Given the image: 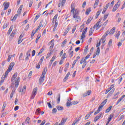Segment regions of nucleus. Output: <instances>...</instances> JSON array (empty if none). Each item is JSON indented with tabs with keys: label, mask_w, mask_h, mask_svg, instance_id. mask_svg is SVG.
<instances>
[{
	"label": "nucleus",
	"mask_w": 125,
	"mask_h": 125,
	"mask_svg": "<svg viewBox=\"0 0 125 125\" xmlns=\"http://www.w3.org/2000/svg\"><path fill=\"white\" fill-rule=\"evenodd\" d=\"M17 75L18 73L16 72L14 73L11 78V83H14V82H15V86L16 88L18 87V86L19 85V83H20V77H17Z\"/></svg>",
	"instance_id": "1"
},
{
	"label": "nucleus",
	"mask_w": 125,
	"mask_h": 125,
	"mask_svg": "<svg viewBox=\"0 0 125 125\" xmlns=\"http://www.w3.org/2000/svg\"><path fill=\"white\" fill-rule=\"evenodd\" d=\"M71 12H72L73 14V17H76V16H79L80 10H79L78 9H75V5L74 4H71Z\"/></svg>",
	"instance_id": "2"
},
{
	"label": "nucleus",
	"mask_w": 125,
	"mask_h": 125,
	"mask_svg": "<svg viewBox=\"0 0 125 125\" xmlns=\"http://www.w3.org/2000/svg\"><path fill=\"white\" fill-rule=\"evenodd\" d=\"M38 93V87H35L33 89L31 94V99H34L37 94Z\"/></svg>",
	"instance_id": "3"
},
{
	"label": "nucleus",
	"mask_w": 125,
	"mask_h": 125,
	"mask_svg": "<svg viewBox=\"0 0 125 125\" xmlns=\"http://www.w3.org/2000/svg\"><path fill=\"white\" fill-rule=\"evenodd\" d=\"M108 89H110V92L108 94V96H111L114 93L115 91V88H114V85H111L110 88H108Z\"/></svg>",
	"instance_id": "4"
},
{
	"label": "nucleus",
	"mask_w": 125,
	"mask_h": 125,
	"mask_svg": "<svg viewBox=\"0 0 125 125\" xmlns=\"http://www.w3.org/2000/svg\"><path fill=\"white\" fill-rule=\"evenodd\" d=\"M121 4V2L118 1L117 3L115 4L114 5L112 11L113 12H115L120 7V5Z\"/></svg>",
	"instance_id": "5"
},
{
	"label": "nucleus",
	"mask_w": 125,
	"mask_h": 125,
	"mask_svg": "<svg viewBox=\"0 0 125 125\" xmlns=\"http://www.w3.org/2000/svg\"><path fill=\"white\" fill-rule=\"evenodd\" d=\"M54 40H52L49 43L48 45H49V49L52 50L53 47L54 46Z\"/></svg>",
	"instance_id": "6"
},
{
	"label": "nucleus",
	"mask_w": 125,
	"mask_h": 125,
	"mask_svg": "<svg viewBox=\"0 0 125 125\" xmlns=\"http://www.w3.org/2000/svg\"><path fill=\"white\" fill-rule=\"evenodd\" d=\"M73 19H75V22H77V23L81 22V17L79 16H75V17H73Z\"/></svg>",
	"instance_id": "7"
},
{
	"label": "nucleus",
	"mask_w": 125,
	"mask_h": 125,
	"mask_svg": "<svg viewBox=\"0 0 125 125\" xmlns=\"http://www.w3.org/2000/svg\"><path fill=\"white\" fill-rule=\"evenodd\" d=\"M22 9H23V5H21L17 11V14L18 16H20L21 13L22 12Z\"/></svg>",
	"instance_id": "8"
},
{
	"label": "nucleus",
	"mask_w": 125,
	"mask_h": 125,
	"mask_svg": "<svg viewBox=\"0 0 125 125\" xmlns=\"http://www.w3.org/2000/svg\"><path fill=\"white\" fill-rule=\"evenodd\" d=\"M71 101H72V99L70 98L67 100V103H66L67 107H69V106H72V105H73V103H72Z\"/></svg>",
	"instance_id": "9"
},
{
	"label": "nucleus",
	"mask_w": 125,
	"mask_h": 125,
	"mask_svg": "<svg viewBox=\"0 0 125 125\" xmlns=\"http://www.w3.org/2000/svg\"><path fill=\"white\" fill-rule=\"evenodd\" d=\"M100 20L94 25L93 28L96 29V30H98L100 28V25H99V24H100Z\"/></svg>",
	"instance_id": "10"
},
{
	"label": "nucleus",
	"mask_w": 125,
	"mask_h": 125,
	"mask_svg": "<svg viewBox=\"0 0 125 125\" xmlns=\"http://www.w3.org/2000/svg\"><path fill=\"white\" fill-rule=\"evenodd\" d=\"M45 76L43 75H41L40 79H39V83L40 84H42V83H43V81H44V78Z\"/></svg>",
	"instance_id": "11"
},
{
	"label": "nucleus",
	"mask_w": 125,
	"mask_h": 125,
	"mask_svg": "<svg viewBox=\"0 0 125 125\" xmlns=\"http://www.w3.org/2000/svg\"><path fill=\"white\" fill-rule=\"evenodd\" d=\"M90 94H91V90H87L83 94V95L84 97L89 96Z\"/></svg>",
	"instance_id": "12"
},
{
	"label": "nucleus",
	"mask_w": 125,
	"mask_h": 125,
	"mask_svg": "<svg viewBox=\"0 0 125 125\" xmlns=\"http://www.w3.org/2000/svg\"><path fill=\"white\" fill-rule=\"evenodd\" d=\"M65 3H66V0H62V1L59 3V7H63L65 5Z\"/></svg>",
	"instance_id": "13"
},
{
	"label": "nucleus",
	"mask_w": 125,
	"mask_h": 125,
	"mask_svg": "<svg viewBox=\"0 0 125 125\" xmlns=\"http://www.w3.org/2000/svg\"><path fill=\"white\" fill-rule=\"evenodd\" d=\"M14 65H15V63H14V62H12L9 64L8 70H9V71H11V70H12V68H13V67H14Z\"/></svg>",
	"instance_id": "14"
},
{
	"label": "nucleus",
	"mask_w": 125,
	"mask_h": 125,
	"mask_svg": "<svg viewBox=\"0 0 125 125\" xmlns=\"http://www.w3.org/2000/svg\"><path fill=\"white\" fill-rule=\"evenodd\" d=\"M4 5V10H6L7 8L9 7V2H4L3 3Z\"/></svg>",
	"instance_id": "15"
},
{
	"label": "nucleus",
	"mask_w": 125,
	"mask_h": 125,
	"mask_svg": "<svg viewBox=\"0 0 125 125\" xmlns=\"http://www.w3.org/2000/svg\"><path fill=\"white\" fill-rule=\"evenodd\" d=\"M103 115V113H100L96 117L94 118V122H97L100 118H101V116Z\"/></svg>",
	"instance_id": "16"
},
{
	"label": "nucleus",
	"mask_w": 125,
	"mask_h": 125,
	"mask_svg": "<svg viewBox=\"0 0 125 125\" xmlns=\"http://www.w3.org/2000/svg\"><path fill=\"white\" fill-rule=\"evenodd\" d=\"M115 31H116V27H113L110 31L109 35H110V36H112V35H114V34H115Z\"/></svg>",
	"instance_id": "17"
},
{
	"label": "nucleus",
	"mask_w": 125,
	"mask_h": 125,
	"mask_svg": "<svg viewBox=\"0 0 125 125\" xmlns=\"http://www.w3.org/2000/svg\"><path fill=\"white\" fill-rule=\"evenodd\" d=\"M56 58V56L55 55H54L53 57L52 58V59L50 60V62H49V65L50 66H51L52 63L53 62V61H54L55 60V59Z\"/></svg>",
	"instance_id": "18"
},
{
	"label": "nucleus",
	"mask_w": 125,
	"mask_h": 125,
	"mask_svg": "<svg viewBox=\"0 0 125 125\" xmlns=\"http://www.w3.org/2000/svg\"><path fill=\"white\" fill-rule=\"evenodd\" d=\"M26 85L23 86V88L22 89H20L19 91V92H22V93H25V92L26 91Z\"/></svg>",
	"instance_id": "19"
},
{
	"label": "nucleus",
	"mask_w": 125,
	"mask_h": 125,
	"mask_svg": "<svg viewBox=\"0 0 125 125\" xmlns=\"http://www.w3.org/2000/svg\"><path fill=\"white\" fill-rule=\"evenodd\" d=\"M69 76H70V72H68L63 80V83H65L66 82V81H67V80H68V78H69Z\"/></svg>",
	"instance_id": "20"
},
{
	"label": "nucleus",
	"mask_w": 125,
	"mask_h": 125,
	"mask_svg": "<svg viewBox=\"0 0 125 125\" xmlns=\"http://www.w3.org/2000/svg\"><path fill=\"white\" fill-rule=\"evenodd\" d=\"M67 122V119L63 118L61 122V123L59 124V125H65V123Z\"/></svg>",
	"instance_id": "21"
},
{
	"label": "nucleus",
	"mask_w": 125,
	"mask_h": 125,
	"mask_svg": "<svg viewBox=\"0 0 125 125\" xmlns=\"http://www.w3.org/2000/svg\"><path fill=\"white\" fill-rule=\"evenodd\" d=\"M125 97V95H123L117 101L116 105H118L119 103L122 101Z\"/></svg>",
	"instance_id": "22"
},
{
	"label": "nucleus",
	"mask_w": 125,
	"mask_h": 125,
	"mask_svg": "<svg viewBox=\"0 0 125 125\" xmlns=\"http://www.w3.org/2000/svg\"><path fill=\"white\" fill-rule=\"evenodd\" d=\"M22 38H23V36H22V35H21L19 38V40L18 42V44H20V43H21V42H23V40H22Z\"/></svg>",
	"instance_id": "23"
},
{
	"label": "nucleus",
	"mask_w": 125,
	"mask_h": 125,
	"mask_svg": "<svg viewBox=\"0 0 125 125\" xmlns=\"http://www.w3.org/2000/svg\"><path fill=\"white\" fill-rule=\"evenodd\" d=\"M46 72H47V68L45 67L42 72V75L45 77V74H46Z\"/></svg>",
	"instance_id": "24"
},
{
	"label": "nucleus",
	"mask_w": 125,
	"mask_h": 125,
	"mask_svg": "<svg viewBox=\"0 0 125 125\" xmlns=\"http://www.w3.org/2000/svg\"><path fill=\"white\" fill-rule=\"evenodd\" d=\"M93 32H94V27H91L89 31V36H92V34L93 33Z\"/></svg>",
	"instance_id": "25"
},
{
	"label": "nucleus",
	"mask_w": 125,
	"mask_h": 125,
	"mask_svg": "<svg viewBox=\"0 0 125 125\" xmlns=\"http://www.w3.org/2000/svg\"><path fill=\"white\" fill-rule=\"evenodd\" d=\"M57 17H58V15L56 14L53 19V23H54V21H55V23L56 22H57V21H57Z\"/></svg>",
	"instance_id": "26"
},
{
	"label": "nucleus",
	"mask_w": 125,
	"mask_h": 125,
	"mask_svg": "<svg viewBox=\"0 0 125 125\" xmlns=\"http://www.w3.org/2000/svg\"><path fill=\"white\" fill-rule=\"evenodd\" d=\"M98 3H99V0H95L94 4V8H96V7L98 5Z\"/></svg>",
	"instance_id": "27"
},
{
	"label": "nucleus",
	"mask_w": 125,
	"mask_h": 125,
	"mask_svg": "<svg viewBox=\"0 0 125 125\" xmlns=\"http://www.w3.org/2000/svg\"><path fill=\"white\" fill-rule=\"evenodd\" d=\"M4 80H5V76H2L1 80L0 81V85H1V84H2L4 82Z\"/></svg>",
	"instance_id": "28"
},
{
	"label": "nucleus",
	"mask_w": 125,
	"mask_h": 125,
	"mask_svg": "<svg viewBox=\"0 0 125 125\" xmlns=\"http://www.w3.org/2000/svg\"><path fill=\"white\" fill-rule=\"evenodd\" d=\"M13 29V25H11L8 31V32H7L8 35H10V33H11V32L12 31Z\"/></svg>",
	"instance_id": "29"
},
{
	"label": "nucleus",
	"mask_w": 125,
	"mask_h": 125,
	"mask_svg": "<svg viewBox=\"0 0 125 125\" xmlns=\"http://www.w3.org/2000/svg\"><path fill=\"white\" fill-rule=\"evenodd\" d=\"M9 72H10V70L7 69L5 72V74L2 75V77H5V78H7V76H8V73H9Z\"/></svg>",
	"instance_id": "30"
},
{
	"label": "nucleus",
	"mask_w": 125,
	"mask_h": 125,
	"mask_svg": "<svg viewBox=\"0 0 125 125\" xmlns=\"http://www.w3.org/2000/svg\"><path fill=\"white\" fill-rule=\"evenodd\" d=\"M15 90H16V89H13L12 91V92L10 94V98H12L13 97V95L14 94V93H15Z\"/></svg>",
	"instance_id": "31"
},
{
	"label": "nucleus",
	"mask_w": 125,
	"mask_h": 125,
	"mask_svg": "<svg viewBox=\"0 0 125 125\" xmlns=\"http://www.w3.org/2000/svg\"><path fill=\"white\" fill-rule=\"evenodd\" d=\"M91 20H92V18H91V17L89 18L86 21V24L87 25H88V24H89L90 23V22L91 21Z\"/></svg>",
	"instance_id": "32"
},
{
	"label": "nucleus",
	"mask_w": 125,
	"mask_h": 125,
	"mask_svg": "<svg viewBox=\"0 0 125 125\" xmlns=\"http://www.w3.org/2000/svg\"><path fill=\"white\" fill-rule=\"evenodd\" d=\"M61 98V96L60 95V94H58V98L57 99V103H58V104H59V103H60V99Z\"/></svg>",
	"instance_id": "33"
},
{
	"label": "nucleus",
	"mask_w": 125,
	"mask_h": 125,
	"mask_svg": "<svg viewBox=\"0 0 125 125\" xmlns=\"http://www.w3.org/2000/svg\"><path fill=\"white\" fill-rule=\"evenodd\" d=\"M112 108H113V106L111 105L106 110L105 113H109L110 111H111Z\"/></svg>",
	"instance_id": "34"
},
{
	"label": "nucleus",
	"mask_w": 125,
	"mask_h": 125,
	"mask_svg": "<svg viewBox=\"0 0 125 125\" xmlns=\"http://www.w3.org/2000/svg\"><path fill=\"white\" fill-rule=\"evenodd\" d=\"M112 42H113V40H112V39H110L108 43V47H110L111 46H112Z\"/></svg>",
	"instance_id": "35"
},
{
	"label": "nucleus",
	"mask_w": 125,
	"mask_h": 125,
	"mask_svg": "<svg viewBox=\"0 0 125 125\" xmlns=\"http://www.w3.org/2000/svg\"><path fill=\"white\" fill-rule=\"evenodd\" d=\"M57 26H58V22H56L55 23L54 27L53 29V32L55 31V30H56V28H57Z\"/></svg>",
	"instance_id": "36"
},
{
	"label": "nucleus",
	"mask_w": 125,
	"mask_h": 125,
	"mask_svg": "<svg viewBox=\"0 0 125 125\" xmlns=\"http://www.w3.org/2000/svg\"><path fill=\"white\" fill-rule=\"evenodd\" d=\"M17 17H18V14H16L13 17V19H11V21H15L16 19H17Z\"/></svg>",
	"instance_id": "37"
},
{
	"label": "nucleus",
	"mask_w": 125,
	"mask_h": 125,
	"mask_svg": "<svg viewBox=\"0 0 125 125\" xmlns=\"http://www.w3.org/2000/svg\"><path fill=\"white\" fill-rule=\"evenodd\" d=\"M67 43V39H65L63 41L62 44V47H64L65 46V44Z\"/></svg>",
	"instance_id": "38"
},
{
	"label": "nucleus",
	"mask_w": 125,
	"mask_h": 125,
	"mask_svg": "<svg viewBox=\"0 0 125 125\" xmlns=\"http://www.w3.org/2000/svg\"><path fill=\"white\" fill-rule=\"evenodd\" d=\"M41 64H42V62H39V63L36 64V68H37V69H40L41 67Z\"/></svg>",
	"instance_id": "39"
},
{
	"label": "nucleus",
	"mask_w": 125,
	"mask_h": 125,
	"mask_svg": "<svg viewBox=\"0 0 125 125\" xmlns=\"http://www.w3.org/2000/svg\"><path fill=\"white\" fill-rule=\"evenodd\" d=\"M79 122H80V119H78V120H75L73 124H72V125H77V124H78V123H79Z\"/></svg>",
	"instance_id": "40"
},
{
	"label": "nucleus",
	"mask_w": 125,
	"mask_h": 125,
	"mask_svg": "<svg viewBox=\"0 0 125 125\" xmlns=\"http://www.w3.org/2000/svg\"><path fill=\"white\" fill-rule=\"evenodd\" d=\"M107 101H108L107 99H105L103 101V102L101 104L103 105V106H104V105L107 103Z\"/></svg>",
	"instance_id": "41"
},
{
	"label": "nucleus",
	"mask_w": 125,
	"mask_h": 125,
	"mask_svg": "<svg viewBox=\"0 0 125 125\" xmlns=\"http://www.w3.org/2000/svg\"><path fill=\"white\" fill-rule=\"evenodd\" d=\"M90 11H91V9L90 8H88L86 10V12H85L86 14H89V13L90 12Z\"/></svg>",
	"instance_id": "42"
},
{
	"label": "nucleus",
	"mask_w": 125,
	"mask_h": 125,
	"mask_svg": "<svg viewBox=\"0 0 125 125\" xmlns=\"http://www.w3.org/2000/svg\"><path fill=\"white\" fill-rule=\"evenodd\" d=\"M56 108L59 111H61V110H63V107L60 105L57 106Z\"/></svg>",
	"instance_id": "43"
},
{
	"label": "nucleus",
	"mask_w": 125,
	"mask_h": 125,
	"mask_svg": "<svg viewBox=\"0 0 125 125\" xmlns=\"http://www.w3.org/2000/svg\"><path fill=\"white\" fill-rule=\"evenodd\" d=\"M86 62V61L84 59V58H83L80 61V64H83V63Z\"/></svg>",
	"instance_id": "44"
},
{
	"label": "nucleus",
	"mask_w": 125,
	"mask_h": 125,
	"mask_svg": "<svg viewBox=\"0 0 125 125\" xmlns=\"http://www.w3.org/2000/svg\"><path fill=\"white\" fill-rule=\"evenodd\" d=\"M100 53V48L98 47L96 51V55H99Z\"/></svg>",
	"instance_id": "45"
},
{
	"label": "nucleus",
	"mask_w": 125,
	"mask_h": 125,
	"mask_svg": "<svg viewBox=\"0 0 125 125\" xmlns=\"http://www.w3.org/2000/svg\"><path fill=\"white\" fill-rule=\"evenodd\" d=\"M120 35H121V31H118L117 33L115 35L116 38H117V39H119V37H120Z\"/></svg>",
	"instance_id": "46"
},
{
	"label": "nucleus",
	"mask_w": 125,
	"mask_h": 125,
	"mask_svg": "<svg viewBox=\"0 0 125 125\" xmlns=\"http://www.w3.org/2000/svg\"><path fill=\"white\" fill-rule=\"evenodd\" d=\"M109 16V14H107L106 15H104V16L103 21H105L107 18H108V16Z\"/></svg>",
	"instance_id": "47"
},
{
	"label": "nucleus",
	"mask_w": 125,
	"mask_h": 125,
	"mask_svg": "<svg viewBox=\"0 0 125 125\" xmlns=\"http://www.w3.org/2000/svg\"><path fill=\"white\" fill-rule=\"evenodd\" d=\"M101 40L102 41L103 43H104L105 42H106V38H105V36H103Z\"/></svg>",
	"instance_id": "48"
},
{
	"label": "nucleus",
	"mask_w": 125,
	"mask_h": 125,
	"mask_svg": "<svg viewBox=\"0 0 125 125\" xmlns=\"http://www.w3.org/2000/svg\"><path fill=\"white\" fill-rule=\"evenodd\" d=\"M40 38H41V35H38L36 40V43H38V42H39V40H40Z\"/></svg>",
	"instance_id": "49"
},
{
	"label": "nucleus",
	"mask_w": 125,
	"mask_h": 125,
	"mask_svg": "<svg viewBox=\"0 0 125 125\" xmlns=\"http://www.w3.org/2000/svg\"><path fill=\"white\" fill-rule=\"evenodd\" d=\"M6 106V104H5V102H4L3 103V106L2 107V112H3V111H4Z\"/></svg>",
	"instance_id": "50"
},
{
	"label": "nucleus",
	"mask_w": 125,
	"mask_h": 125,
	"mask_svg": "<svg viewBox=\"0 0 125 125\" xmlns=\"http://www.w3.org/2000/svg\"><path fill=\"white\" fill-rule=\"evenodd\" d=\"M15 34H16V30H13L10 36L12 37H14Z\"/></svg>",
	"instance_id": "51"
},
{
	"label": "nucleus",
	"mask_w": 125,
	"mask_h": 125,
	"mask_svg": "<svg viewBox=\"0 0 125 125\" xmlns=\"http://www.w3.org/2000/svg\"><path fill=\"white\" fill-rule=\"evenodd\" d=\"M86 32H87V27H86L84 29L83 31L82 32V34H86Z\"/></svg>",
	"instance_id": "52"
},
{
	"label": "nucleus",
	"mask_w": 125,
	"mask_h": 125,
	"mask_svg": "<svg viewBox=\"0 0 125 125\" xmlns=\"http://www.w3.org/2000/svg\"><path fill=\"white\" fill-rule=\"evenodd\" d=\"M112 118H113V116L111 115H110V117H108V118L107 119V122L108 123H110V121H112Z\"/></svg>",
	"instance_id": "53"
},
{
	"label": "nucleus",
	"mask_w": 125,
	"mask_h": 125,
	"mask_svg": "<svg viewBox=\"0 0 125 125\" xmlns=\"http://www.w3.org/2000/svg\"><path fill=\"white\" fill-rule=\"evenodd\" d=\"M90 115H91V114L88 113L86 114V115L85 117V120H87V119H88V118L90 117Z\"/></svg>",
	"instance_id": "54"
},
{
	"label": "nucleus",
	"mask_w": 125,
	"mask_h": 125,
	"mask_svg": "<svg viewBox=\"0 0 125 125\" xmlns=\"http://www.w3.org/2000/svg\"><path fill=\"white\" fill-rule=\"evenodd\" d=\"M109 5H110V3H108L107 4H106V6L104 7V10H107L109 7Z\"/></svg>",
	"instance_id": "55"
},
{
	"label": "nucleus",
	"mask_w": 125,
	"mask_h": 125,
	"mask_svg": "<svg viewBox=\"0 0 125 125\" xmlns=\"http://www.w3.org/2000/svg\"><path fill=\"white\" fill-rule=\"evenodd\" d=\"M56 112H57V109H56V108H53L52 113L53 114H56Z\"/></svg>",
	"instance_id": "56"
},
{
	"label": "nucleus",
	"mask_w": 125,
	"mask_h": 125,
	"mask_svg": "<svg viewBox=\"0 0 125 125\" xmlns=\"http://www.w3.org/2000/svg\"><path fill=\"white\" fill-rule=\"evenodd\" d=\"M33 74V71H30L28 74V78L29 79H31V77H32V75Z\"/></svg>",
	"instance_id": "57"
},
{
	"label": "nucleus",
	"mask_w": 125,
	"mask_h": 125,
	"mask_svg": "<svg viewBox=\"0 0 125 125\" xmlns=\"http://www.w3.org/2000/svg\"><path fill=\"white\" fill-rule=\"evenodd\" d=\"M30 119L29 117H27L25 120V122H26L27 123V124H30Z\"/></svg>",
	"instance_id": "58"
},
{
	"label": "nucleus",
	"mask_w": 125,
	"mask_h": 125,
	"mask_svg": "<svg viewBox=\"0 0 125 125\" xmlns=\"http://www.w3.org/2000/svg\"><path fill=\"white\" fill-rule=\"evenodd\" d=\"M72 105H77V104H78V103H79V102L77 101H74L73 102H72Z\"/></svg>",
	"instance_id": "59"
},
{
	"label": "nucleus",
	"mask_w": 125,
	"mask_h": 125,
	"mask_svg": "<svg viewBox=\"0 0 125 125\" xmlns=\"http://www.w3.org/2000/svg\"><path fill=\"white\" fill-rule=\"evenodd\" d=\"M69 53V56H70V57H73V54H74V52L73 51H70L68 52Z\"/></svg>",
	"instance_id": "60"
},
{
	"label": "nucleus",
	"mask_w": 125,
	"mask_h": 125,
	"mask_svg": "<svg viewBox=\"0 0 125 125\" xmlns=\"http://www.w3.org/2000/svg\"><path fill=\"white\" fill-rule=\"evenodd\" d=\"M43 23V21H42L39 24V26L42 27H43V25H42V23Z\"/></svg>",
	"instance_id": "61"
},
{
	"label": "nucleus",
	"mask_w": 125,
	"mask_h": 125,
	"mask_svg": "<svg viewBox=\"0 0 125 125\" xmlns=\"http://www.w3.org/2000/svg\"><path fill=\"white\" fill-rule=\"evenodd\" d=\"M11 57H12V56L9 55L8 57L7 61L8 62H9L10 61V60L11 59Z\"/></svg>",
	"instance_id": "62"
},
{
	"label": "nucleus",
	"mask_w": 125,
	"mask_h": 125,
	"mask_svg": "<svg viewBox=\"0 0 125 125\" xmlns=\"http://www.w3.org/2000/svg\"><path fill=\"white\" fill-rule=\"evenodd\" d=\"M85 38V34L82 33L81 36V39L83 40V39H84Z\"/></svg>",
	"instance_id": "63"
},
{
	"label": "nucleus",
	"mask_w": 125,
	"mask_h": 125,
	"mask_svg": "<svg viewBox=\"0 0 125 125\" xmlns=\"http://www.w3.org/2000/svg\"><path fill=\"white\" fill-rule=\"evenodd\" d=\"M32 5H33V1L31 0L29 3V7H31V6H32Z\"/></svg>",
	"instance_id": "64"
}]
</instances>
